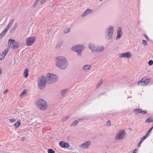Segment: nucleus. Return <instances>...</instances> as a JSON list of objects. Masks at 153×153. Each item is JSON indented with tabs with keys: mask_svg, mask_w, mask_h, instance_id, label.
<instances>
[{
	"mask_svg": "<svg viewBox=\"0 0 153 153\" xmlns=\"http://www.w3.org/2000/svg\"><path fill=\"white\" fill-rule=\"evenodd\" d=\"M57 62L56 65L59 68L64 69L68 66V63L66 58L63 56H59L56 58Z\"/></svg>",
	"mask_w": 153,
	"mask_h": 153,
	"instance_id": "obj_1",
	"label": "nucleus"
},
{
	"mask_svg": "<svg viewBox=\"0 0 153 153\" xmlns=\"http://www.w3.org/2000/svg\"><path fill=\"white\" fill-rule=\"evenodd\" d=\"M47 80V83L50 84L56 82L58 80V76L55 74H48L45 77Z\"/></svg>",
	"mask_w": 153,
	"mask_h": 153,
	"instance_id": "obj_2",
	"label": "nucleus"
},
{
	"mask_svg": "<svg viewBox=\"0 0 153 153\" xmlns=\"http://www.w3.org/2000/svg\"><path fill=\"white\" fill-rule=\"evenodd\" d=\"M36 105L38 108L41 110H44L46 109L48 106L47 102L45 100L40 99L36 102Z\"/></svg>",
	"mask_w": 153,
	"mask_h": 153,
	"instance_id": "obj_3",
	"label": "nucleus"
},
{
	"mask_svg": "<svg viewBox=\"0 0 153 153\" xmlns=\"http://www.w3.org/2000/svg\"><path fill=\"white\" fill-rule=\"evenodd\" d=\"M47 80L45 77L43 76L40 77L38 81V87L40 89H44L46 86Z\"/></svg>",
	"mask_w": 153,
	"mask_h": 153,
	"instance_id": "obj_4",
	"label": "nucleus"
},
{
	"mask_svg": "<svg viewBox=\"0 0 153 153\" xmlns=\"http://www.w3.org/2000/svg\"><path fill=\"white\" fill-rule=\"evenodd\" d=\"M84 46L82 45H77L73 46L72 47V50L76 52L77 55L79 56L82 55V52L84 50Z\"/></svg>",
	"mask_w": 153,
	"mask_h": 153,
	"instance_id": "obj_5",
	"label": "nucleus"
},
{
	"mask_svg": "<svg viewBox=\"0 0 153 153\" xmlns=\"http://www.w3.org/2000/svg\"><path fill=\"white\" fill-rule=\"evenodd\" d=\"M8 47H11L13 50L18 48L19 45V42H16L14 39H10L9 40Z\"/></svg>",
	"mask_w": 153,
	"mask_h": 153,
	"instance_id": "obj_6",
	"label": "nucleus"
},
{
	"mask_svg": "<svg viewBox=\"0 0 153 153\" xmlns=\"http://www.w3.org/2000/svg\"><path fill=\"white\" fill-rule=\"evenodd\" d=\"M150 81V79H148L147 77H144L138 82V85L140 86H144L148 85Z\"/></svg>",
	"mask_w": 153,
	"mask_h": 153,
	"instance_id": "obj_7",
	"label": "nucleus"
},
{
	"mask_svg": "<svg viewBox=\"0 0 153 153\" xmlns=\"http://www.w3.org/2000/svg\"><path fill=\"white\" fill-rule=\"evenodd\" d=\"M107 33L105 35V38L108 40L110 39L113 33V27L111 26L107 30Z\"/></svg>",
	"mask_w": 153,
	"mask_h": 153,
	"instance_id": "obj_8",
	"label": "nucleus"
},
{
	"mask_svg": "<svg viewBox=\"0 0 153 153\" xmlns=\"http://www.w3.org/2000/svg\"><path fill=\"white\" fill-rule=\"evenodd\" d=\"M36 40V38L34 36L28 37L26 39V45L28 46L32 45Z\"/></svg>",
	"mask_w": 153,
	"mask_h": 153,
	"instance_id": "obj_9",
	"label": "nucleus"
},
{
	"mask_svg": "<svg viewBox=\"0 0 153 153\" xmlns=\"http://www.w3.org/2000/svg\"><path fill=\"white\" fill-rule=\"evenodd\" d=\"M126 134V131L124 130H120L115 137L116 140H120L123 139V137Z\"/></svg>",
	"mask_w": 153,
	"mask_h": 153,
	"instance_id": "obj_10",
	"label": "nucleus"
},
{
	"mask_svg": "<svg viewBox=\"0 0 153 153\" xmlns=\"http://www.w3.org/2000/svg\"><path fill=\"white\" fill-rule=\"evenodd\" d=\"M119 57L121 58H129L131 57L132 54L131 52H127L125 53H122L120 54Z\"/></svg>",
	"mask_w": 153,
	"mask_h": 153,
	"instance_id": "obj_11",
	"label": "nucleus"
},
{
	"mask_svg": "<svg viewBox=\"0 0 153 153\" xmlns=\"http://www.w3.org/2000/svg\"><path fill=\"white\" fill-rule=\"evenodd\" d=\"M117 35L116 38V40H118L120 38L122 35V32L121 27H119L117 31Z\"/></svg>",
	"mask_w": 153,
	"mask_h": 153,
	"instance_id": "obj_12",
	"label": "nucleus"
},
{
	"mask_svg": "<svg viewBox=\"0 0 153 153\" xmlns=\"http://www.w3.org/2000/svg\"><path fill=\"white\" fill-rule=\"evenodd\" d=\"M88 48L93 52H95L97 51V47L94 44L92 43H90L89 44Z\"/></svg>",
	"mask_w": 153,
	"mask_h": 153,
	"instance_id": "obj_13",
	"label": "nucleus"
},
{
	"mask_svg": "<svg viewBox=\"0 0 153 153\" xmlns=\"http://www.w3.org/2000/svg\"><path fill=\"white\" fill-rule=\"evenodd\" d=\"M59 146L62 147L64 148H68L69 146V144L68 143L65 142L63 141H61L59 143Z\"/></svg>",
	"mask_w": 153,
	"mask_h": 153,
	"instance_id": "obj_14",
	"label": "nucleus"
},
{
	"mask_svg": "<svg viewBox=\"0 0 153 153\" xmlns=\"http://www.w3.org/2000/svg\"><path fill=\"white\" fill-rule=\"evenodd\" d=\"M134 111L137 114H138L139 113H141L143 114H146L147 113V111L146 110L143 111L141 109H137V108H135L134 109Z\"/></svg>",
	"mask_w": 153,
	"mask_h": 153,
	"instance_id": "obj_15",
	"label": "nucleus"
},
{
	"mask_svg": "<svg viewBox=\"0 0 153 153\" xmlns=\"http://www.w3.org/2000/svg\"><path fill=\"white\" fill-rule=\"evenodd\" d=\"M91 142L88 141L81 145L83 148H87L91 145Z\"/></svg>",
	"mask_w": 153,
	"mask_h": 153,
	"instance_id": "obj_16",
	"label": "nucleus"
},
{
	"mask_svg": "<svg viewBox=\"0 0 153 153\" xmlns=\"http://www.w3.org/2000/svg\"><path fill=\"white\" fill-rule=\"evenodd\" d=\"M92 12V10L90 9H88L86 10L82 14V17H84L87 15L91 13Z\"/></svg>",
	"mask_w": 153,
	"mask_h": 153,
	"instance_id": "obj_17",
	"label": "nucleus"
},
{
	"mask_svg": "<svg viewBox=\"0 0 153 153\" xmlns=\"http://www.w3.org/2000/svg\"><path fill=\"white\" fill-rule=\"evenodd\" d=\"M105 48L103 46H99L97 48L96 51L97 52H101L104 50Z\"/></svg>",
	"mask_w": 153,
	"mask_h": 153,
	"instance_id": "obj_18",
	"label": "nucleus"
},
{
	"mask_svg": "<svg viewBox=\"0 0 153 153\" xmlns=\"http://www.w3.org/2000/svg\"><path fill=\"white\" fill-rule=\"evenodd\" d=\"M151 122H153V117H149L145 121L146 123H150Z\"/></svg>",
	"mask_w": 153,
	"mask_h": 153,
	"instance_id": "obj_19",
	"label": "nucleus"
},
{
	"mask_svg": "<svg viewBox=\"0 0 153 153\" xmlns=\"http://www.w3.org/2000/svg\"><path fill=\"white\" fill-rule=\"evenodd\" d=\"M28 69L27 68L25 69V70L24 73V77L25 78H27L28 75Z\"/></svg>",
	"mask_w": 153,
	"mask_h": 153,
	"instance_id": "obj_20",
	"label": "nucleus"
},
{
	"mask_svg": "<svg viewBox=\"0 0 153 153\" xmlns=\"http://www.w3.org/2000/svg\"><path fill=\"white\" fill-rule=\"evenodd\" d=\"M68 91V89H65L62 90L61 92L62 96L63 97H65V94L67 93V92Z\"/></svg>",
	"mask_w": 153,
	"mask_h": 153,
	"instance_id": "obj_21",
	"label": "nucleus"
},
{
	"mask_svg": "<svg viewBox=\"0 0 153 153\" xmlns=\"http://www.w3.org/2000/svg\"><path fill=\"white\" fill-rule=\"evenodd\" d=\"M91 67L90 65H85L83 68V70L84 71H86V70L89 69Z\"/></svg>",
	"mask_w": 153,
	"mask_h": 153,
	"instance_id": "obj_22",
	"label": "nucleus"
},
{
	"mask_svg": "<svg viewBox=\"0 0 153 153\" xmlns=\"http://www.w3.org/2000/svg\"><path fill=\"white\" fill-rule=\"evenodd\" d=\"M7 32L4 30L0 34V39L3 37L6 34Z\"/></svg>",
	"mask_w": 153,
	"mask_h": 153,
	"instance_id": "obj_23",
	"label": "nucleus"
},
{
	"mask_svg": "<svg viewBox=\"0 0 153 153\" xmlns=\"http://www.w3.org/2000/svg\"><path fill=\"white\" fill-rule=\"evenodd\" d=\"M27 90L26 89H25L23 90L22 92L21 93V94L20 95V97H23L25 94L26 95L27 94Z\"/></svg>",
	"mask_w": 153,
	"mask_h": 153,
	"instance_id": "obj_24",
	"label": "nucleus"
},
{
	"mask_svg": "<svg viewBox=\"0 0 153 153\" xmlns=\"http://www.w3.org/2000/svg\"><path fill=\"white\" fill-rule=\"evenodd\" d=\"M21 122L20 120L18 121L15 124V126L16 127V128L18 127L21 125Z\"/></svg>",
	"mask_w": 153,
	"mask_h": 153,
	"instance_id": "obj_25",
	"label": "nucleus"
},
{
	"mask_svg": "<svg viewBox=\"0 0 153 153\" xmlns=\"http://www.w3.org/2000/svg\"><path fill=\"white\" fill-rule=\"evenodd\" d=\"M78 123V121L77 120H75L71 124V126H75Z\"/></svg>",
	"mask_w": 153,
	"mask_h": 153,
	"instance_id": "obj_26",
	"label": "nucleus"
},
{
	"mask_svg": "<svg viewBox=\"0 0 153 153\" xmlns=\"http://www.w3.org/2000/svg\"><path fill=\"white\" fill-rule=\"evenodd\" d=\"M153 128V126H152L150 128L148 131H147L146 133V134L149 136L150 134V132Z\"/></svg>",
	"mask_w": 153,
	"mask_h": 153,
	"instance_id": "obj_27",
	"label": "nucleus"
},
{
	"mask_svg": "<svg viewBox=\"0 0 153 153\" xmlns=\"http://www.w3.org/2000/svg\"><path fill=\"white\" fill-rule=\"evenodd\" d=\"M48 153H55V152L51 149H48Z\"/></svg>",
	"mask_w": 153,
	"mask_h": 153,
	"instance_id": "obj_28",
	"label": "nucleus"
},
{
	"mask_svg": "<svg viewBox=\"0 0 153 153\" xmlns=\"http://www.w3.org/2000/svg\"><path fill=\"white\" fill-rule=\"evenodd\" d=\"M102 79H100L99 82L97 83V88H98L100 85L102 84Z\"/></svg>",
	"mask_w": 153,
	"mask_h": 153,
	"instance_id": "obj_29",
	"label": "nucleus"
},
{
	"mask_svg": "<svg viewBox=\"0 0 153 153\" xmlns=\"http://www.w3.org/2000/svg\"><path fill=\"white\" fill-rule=\"evenodd\" d=\"M39 1V0H36L33 4V6L35 7L37 4L38 3Z\"/></svg>",
	"mask_w": 153,
	"mask_h": 153,
	"instance_id": "obj_30",
	"label": "nucleus"
},
{
	"mask_svg": "<svg viewBox=\"0 0 153 153\" xmlns=\"http://www.w3.org/2000/svg\"><path fill=\"white\" fill-rule=\"evenodd\" d=\"M69 117V116H67L66 117H65L62 119V120L63 122L65 121V120L68 119Z\"/></svg>",
	"mask_w": 153,
	"mask_h": 153,
	"instance_id": "obj_31",
	"label": "nucleus"
},
{
	"mask_svg": "<svg viewBox=\"0 0 153 153\" xmlns=\"http://www.w3.org/2000/svg\"><path fill=\"white\" fill-rule=\"evenodd\" d=\"M14 19H12L10 21L9 25L12 26V25H13V23L14 22Z\"/></svg>",
	"mask_w": 153,
	"mask_h": 153,
	"instance_id": "obj_32",
	"label": "nucleus"
},
{
	"mask_svg": "<svg viewBox=\"0 0 153 153\" xmlns=\"http://www.w3.org/2000/svg\"><path fill=\"white\" fill-rule=\"evenodd\" d=\"M62 44V42H59L58 44L56 45V48H58L60 47Z\"/></svg>",
	"mask_w": 153,
	"mask_h": 153,
	"instance_id": "obj_33",
	"label": "nucleus"
},
{
	"mask_svg": "<svg viewBox=\"0 0 153 153\" xmlns=\"http://www.w3.org/2000/svg\"><path fill=\"white\" fill-rule=\"evenodd\" d=\"M148 136H149L146 134V135L145 136L142 137L141 140L143 141Z\"/></svg>",
	"mask_w": 153,
	"mask_h": 153,
	"instance_id": "obj_34",
	"label": "nucleus"
},
{
	"mask_svg": "<svg viewBox=\"0 0 153 153\" xmlns=\"http://www.w3.org/2000/svg\"><path fill=\"white\" fill-rule=\"evenodd\" d=\"M17 27V25L16 26V27H13L12 28H11V29L10 30V32L11 33L13 32L14 31L15 29Z\"/></svg>",
	"mask_w": 153,
	"mask_h": 153,
	"instance_id": "obj_35",
	"label": "nucleus"
},
{
	"mask_svg": "<svg viewBox=\"0 0 153 153\" xmlns=\"http://www.w3.org/2000/svg\"><path fill=\"white\" fill-rule=\"evenodd\" d=\"M11 26L8 24L7 25V27L4 30L6 32L8 30H9V28L11 27Z\"/></svg>",
	"mask_w": 153,
	"mask_h": 153,
	"instance_id": "obj_36",
	"label": "nucleus"
},
{
	"mask_svg": "<svg viewBox=\"0 0 153 153\" xmlns=\"http://www.w3.org/2000/svg\"><path fill=\"white\" fill-rule=\"evenodd\" d=\"M11 26L8 24L7 25V27L4 30L6 32L8 30H9V28L11 27Z\"/></svg>",
	"mask_w": 153,
	"mask_h": 153,
	"instance_id": "obj_37",
	"label": "nucleus"
},
{
	"mask_svg": "<svg viewBox=\"0 0 153 153\" xmlns=\"http://www.w3.org/2000/svg\"><path fill=\"white\" fill-rule=\"evenodd\" d=\"M11 26L8 24L7 25V27L4 30L6 32L8 30H9V28L11 27Z\"/></svg>",
	"mask_w": 153,
	"mask_h": 153,
	"instance_id": "obj_38",
	"label": "nucleus"
},
{
	"mask_svg": "<svg viewBox=\"0 0 153 153\" xmlns=\"http://www.w3.org/2000/svg\"><path fill=\"white\" fill-rule=\"evenodd\" d=\"M11 26L8 24L7 25V27L4 30L6 32L8 30H9V28L11 27Z\"/></svg>",
	"mask_w": 153,
	"mask_h": 153,
	"instance_id": "obj_39",
	"label": "nucleus"
},
{
	"mask_svg": "<svg viewBox=\"0 0 153 153\" xmlns=\"http://www.w3.org/2000/svg\"><path fill=\"white\" fill-rule=\"evenodd\" d=\"M70 31V29L69 28H67L64 31V33H68Z\"/></svg>",
	"mask_w": 153,
	"mask_h": 153,
	"instance_id": "obj_40",
	"label": "nucleus"
},
{
	"mask_svg": "<svg viewBox=\"0 0 153 153\" xmlns=\"http://www.w3.org/2000/svg\"><path fill=\"white\" fill-rule=\"evenodd\" d=\"M153 64V61L152 60H149L148 62V65H151Z\"/></svg>",
	"mask_w": 153,
	"mask_h": 153,
	"instance_id": "obj_41",
	"label": "nucleus"
},
{
	"mask_svg": "<svg viewBox=\"0 0 153 153\" xmlns=\"http://www.w3.org/2000/svg\"><path fill=\"white\" fill-rule=\"evenodd\" d=\"M9 51V50L8 49H6L3 52L5 53V54H4V56H5L6 54Z\"/></svg>",
	"mask_w": 153,
	"mask_h": 153,
	"instance_id": "obj_42",
	"label": "nucleus"
},
{
	"mask_svg": "<svg viewBox=\"0 0 153 153\" xmlns=\"http://www.w3.org/2000/svg\"><path fill=\"white\" fill-rule=\"evenodd\" d=\"M143 44L144 45H146L147 44L146 41L145 40H143L142 41Z\"/></svg>",
	"mask_w": 153,
	"mask_h": 153,
	"instance_id": "obj_43",
	"label": "nucleus"
},
{
	"mask_svg": "<svg viewBox=\"0 0 153 153\" xmlns=\"http://www.w3.org/2000/svg\"><path fill=\"white\" fill-rule=\"evenodd\" d=\"M5 56H3V55H2V54H1L0 55V60H3L4 57Z\"/></svg>",
	"mask_w": 153,
	"mask_h": 153,
	"instance_id": "obj_44",
	"label": "nucleus"
},
{
	"mask_svg": "<svg viewBox=\"0 0 153 153\" xmlns=\"http://www.w3.org/2000/svg\"><path fill=\"white\" fill-rule=\"evenodd\" d=\"M9 121L11 123H13L16 121V120L15 119H10Z\"/></svg>",
	"mask_w": 153,
	"mask_h": 153,
	"instance_id": "obj_45",
	"label": "nucleus"
},
{
	"mask_svg": "<svg viewBox=\"0 0 153 153\" xmlns=\"http://www.w3.org/2000/svg\"><path fill=\"white\" fill-rule=\"evenodd\" d=\"M106 94V92H104L101 93L98 96V97H99V96H102V95H105V94Z\"/></svg>",
	"mask_w": 153,
	"mask_h": 153,
	"instance_id": "obj_46",
	"label": "nucleus"
},
{
	"mask_svg": "<svg viewBox=\"0 0 153 153\" xmlns=\"http://www.w3.org/2000/svg\"><path fill=\"white\" fill-rule=\"evenodd\" d=\"M143 142V141H142L141 140H140V141H139V143L138 144V146H139V147L140 146V144L142 143Z\"/></svg>",
	"mask_w": 153,
	"mask_h": 153,
	"instance_id": "obj_47",
	"label": "nucleus"
},
{
	"mask_svg": "<svg viewBox=\"0 0 153 153\" xmlns=\"http://www.w3.org/2000/svg\"><path fill=\"white\" fill-rule=\"evenodd\" d=\"M46 1H45V0H42L41 1L40 3L41 4H44L45 2Z\"/></svg>",
	"mask_w": 153,
	"mask_h": 153,
	"instance_id": "obj_48",
	"label": "nucleus"
},
{
	"mask_svg": "<svg viewBox=\"0 0 153 153\" xmlns=\"http://www.w3.org/2000/svg\"><path fill=\"white\" fill-rule=\"evenodd\" d=\"M107 124L109 126H110L111 124V121L110 120H108L107 122Z\"/></svg>",
	"mask_w": 153,
	"mask_h": 153,
	"instance_id": "obj_49",
	"label": "nucleus"
},
{
	"mask_svg": "<svg viewBox=\"0 0 153 153\" xmlns=\"http://www.w3.org/2000/svg\"><path fill=\"white\" fill-rule=\"evenodd\" d=\"M144 37H145V38H146V40H149V38L148 37V36L146 35H144Z\"/></svg>",
	"mask_w": 153,
	"mask_h": 153,
	"instance_id": "obj_50",
	"label": "nucleus"
},
{
	"mask_svg": "<svg viewBox=\"0 0 153 153\" xmlns=\"http://www.w3.org/2000/svg\"><path fill=\"white\" fill-rule=\"evenodd\" d=\"M136 151H137V149H135L134 150H133L132 151V153H136Z\"/></svg>",
	"mask_w": 153,
	"mask_h": 153,
	"instance_id": "obj_51",
	"label": "nucleus"
},
{
	"mask_svg": "<svg viewBox=\"0 0 153 153\" xmlns=\"http://www.w3.org/2000/svg\"><path fill=\"white\" fill-rule=\"evenodd\" d=\"M9 91V90L8 89H6L5 90V91H4V94L6 93L7 92Z\"/></svg>",
	"mask_w": 153,
	"mask_h": 153,
	"instance_id": "obj_52",
	"label": "nucleus"
},
{
	"mask_svg": "<svg viewBox=\"0 0 153 153\" xmlns=\"http://www.w3.org/2000/svg\"><path fill=\"white\" fill-rule=\"evenodd\" d=\"M2 71V69L1 68H0V75L1 74Z\"/></svg>",
	"mask_w": 153,
	"mask_h": 153,
	"instance_id": "obj_53",
	"label": "nucleus"
},
{
	"mask_svg": "<svg viewBox=\"0 0 153 153\" xmlns=\"http://www.w3.org/2000/svg\"><path fill=\"white\" fill-rule=\"evenodd\" d=\"M5 53H4V52H3V53H2V55H3V56H4V54H5Z\"/></svg>",
	"mask_w": 153,
	"mask_h": 153,
	"instance_id": "obj_54",
	"label": "nucleus"
},
{
	"mask_svg": "<svg viewBox=\"0 0 153 153\" xmlns=\"http://www.w3.org/2000/svg\"><path fill=\"white\" fill-rule=\"evenodd\" d=\"M24 138L25 139V137H23V138H22V139H24Z\"/></svg>",
	"mask_w": 153,
	"mask_h": 153,
	"instance_id": "obj_55",
	"label": "nucleus"
},
{
	"mask_svg": "<svg viewBox=\"0 0 153 153\" xmlns=\"http://www.w3.org/2000/svg\"><path fill=\"white\" fill-rule=\"evenodd\" d=\"M22 140H24L23 139H22Z\"/></svg>",
	"mask_w": 153,
	"mask_h": 153,
	"instance_id": "obj_56",
	"label": "nucleus"
},
{
	"mask_svg": "<svg viewBox=\"0 0 153 153\" xmlns=\"http://www.w3.org/2000/svg\"><path fill=\"white\" fill-rule=\"evenodd\" d=\"M22 140H24L23 139H22Z\"/></svg>",
	"mask_w": 153,
	"mask_h": 153,
	"instance_id": "obj_57",
	"label": "nucleus"
},
{
	"mask_svg": "<svg viewBox=\"0 0 153 153\" xmlns=\"http://www.w3.org/2000/svg\"><path fill=\"white\" fill-rule=\"evenodd\" d=\"M100 1H102V0H99Z\"/></svg>",
	"mask_w": 153,
	"mask_h": 153,
	"instance_id": "obj_58",
	"label": "nucleus"
},
{
	"mask_svg": "<svg viewBox=\"0 0 153 153\" xmlns=\"http://www.w3.org/2000/svg\"><path fill=\"white\" fill-rule=\"evenodd\" d=\"M16 25H15V26L14 27H16Z\"/></svg>",
	"mask_w": 153,
	"mask_h": 153,
	"instance_id": "obj_59",
	"label": "nucleus"
},
{
	"mask_svg": "<svg viewBox=\"0 0 153 153\" xmlns=\"http://www.w3.org/2000/svg\"><path fill=\"white\" fill-rule=\"evenodd\" d=\"M45 0V1H46L47 0Z\"/></svg>",
	"mask_w": 153,
	"mask_h": 153,
	"instance_id": "obj_60",
	"label": "nucleus"
},
{
	"mask_svg": "<svg viewBox=\"0 0 153 153\" xmlns=\"http://www.w3.org/2000/svg\"><path fill=\"white\" fill-rule=\"evenodd\" d=\"M45 0V1H46L47 0Z\"/></svg>",
	"mask_w": 153,
	"mask_h": 153,
	"instance_id": "obj_61",
	"label": "nucleus"
},
{
	"mask_svg": "<svg viewBox=\"0 0 153 153\" xmlns=\"http://www.w3.org/2000/svg\"><path fill=\"white\" fill-rule=\"evenodd\" d=\"M105 153H106V152H105Z\"/></svg>",
	"mask_w": 153,
	"mask_h": 153,
	"instance_id": "obj_62",
	"label": "nucleus"
},
{
	"mask_svg": "<svg viewBox=\"0 0 153 153\" xmlns=\"http://www.w3.org/2000/svg\"><path fill=\"white\" fill-rule=\"evenodd\" d=\"M39 1H40V0H39Z\"/></svg>",
	"mask_w": 153,
	"mask_h": 153,
	"instance_id": "obj_63",
	"label": "nucleus"
}]
</instances>
